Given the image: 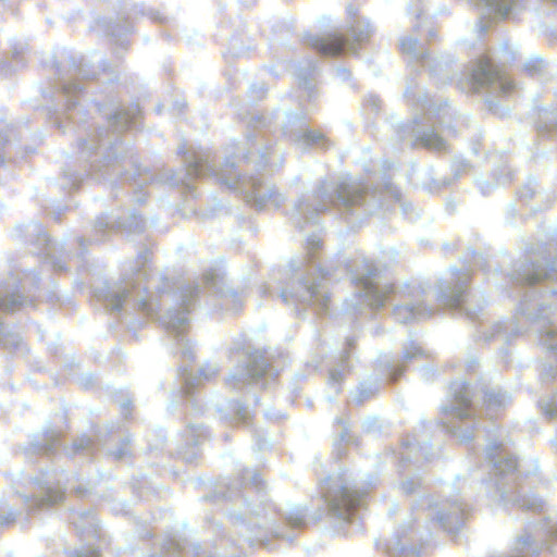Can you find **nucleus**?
<instances>
[{"instance_id":"1","label":"nucleus","mask_w":557,"mask_h":557,"mask_svg":"<svg viewBox=\"0 0 557 557\" xmlns=\"http://www.w3.org/2000/svg\"><path fill=\"white\" fill-rule=\"evenodd\" d=\"M499 83L500 87L507 91L512 88V83L507 79L505 74L495 69L488 58H481L478 60L474 69L472 70L470 77V85L473 91L479 88L491 85L493 83Z\"/></svg>"},{"instance_id":"2","label":"nucleus","mask_w":557,"mask_h":557,"mask_svg":"<svg viewBox=\"0 0 557 557\" xmlns=\"http://www.w3.org/2000/svg\"><path fill=\"white\" fill-rule=\"evenodd\" d=\"M347 40L342 34H329L324 37H315L309 40V47L315 52L326 57L339 55L345 47Z\"/></svg>"},{"instance_id":"3","label":"nucleus","mask_w":557,"mask_h":557,"mask_svg":"<svg viewBox=\"0 0 557 557\" xmlns=\"http://www.w3.org/2000/svg\"><path fill=\"white\" fill-rule=\"evenodd\" d=\"M358 505V496L347 487L336 491L333 498V508L336 510L350 511Z\"/></svg>"},{"instance_id":"4","label":"nucleus","mask_w":557,"mask_h":557,"mask_svg":"<svg viewBox=\"0 0 557 557\" xmlns=\"http://www.w3.org/2000/svg\"><path fill=\"white\" fill-rule=\"evenodd\" d=\"M420 143L428 149L442 151L446 149L445 140L436 133L424 134L420 138Z\"/></svg>"},{"instance_id":"5","label":"nucleus","mask_w":557,"mask_h":557,"mask_svg":"<svg viewBox=\"0 0 557 557\" xmlns=\"http://www.w3.org/2000/svg\"><path fill=\"white\" fill-rule=\"evenodd\" d=\"M1 307L7 308V305L4 304V301L1 302Z\"/></svg>"}]
</instances>
